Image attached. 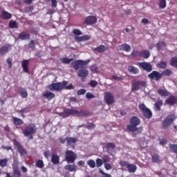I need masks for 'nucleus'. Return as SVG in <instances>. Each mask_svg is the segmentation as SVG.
Returning a JSON list of instances; mask_svg holds the SVG:
<instances>
[{"instance_id":"f257e3e1","label":"nucleus","mask_w":177,"mask_h":177,"mask_svg":"<svg viewBox=\"0 0 177 177\" xmlns=\"http://www.w3.org/2000/svg\"><path fill=\"white\" fill-rule=\"evenodd\" d=\"M57 114L59 117H62V118H67V117H70V115H78V117H89V115H92V113L87 110L78 111L68 108H64L63 112H58Z\"/></svg>"},{"instance_id":"f03ea898","label":"nucleus","mask_w":177,"mask_h":177,"mask_svg":"<svg viewBox=\"0 0 177 177\" xmlns=\"http://www.w3.org/2000/svg\"><path fill=\"white\" fill-rule=\"evenodd\" d=\"M48 89L50 91H56L57 92L63 90L71 91V89H74V85L72 84L68 85V82L64 80L62 82L52 83L48 86Z\"/></svg>"},{"instance_id":"7ed1b4c3","label":"nucleus","mask_w":177,"mask_h":177,"mask_svg":"<svg viewBox=\"0 0 177 177\" xmlns=\"http://www.w3.org/2000/svg\"><path fill=\"white\" fill-rule=\"evenodd\" d=\"M130 124L127 126V129L129 131V132H136L137 133H142V131H143V127H137L138 125H140V119L137 116H133L130 120Z\"/></svg>"},{"instance_id":"20e7f679","label":"nucleus","mask_w":177,"mask_h":177,"mask_svg":"<svg viewBox=\"0 0 177 177\" xmlns=\"http://www.w3.org/2000/svg\"><path fill=\"white\" fill-rule=\"evenodd\" d=\"M37 125L34 123H30L28 126L25 127L22 131L24 136L28 138V139H34V135L37 133Z\"/></svg>"},{"instance_id":"39448f33","label":"nucleus","mask_w":177,"mask_h":177,"mask_svg":"<svg viewBox=\"0 0 177 177\" xmlns=\"http://www.w3.org/2000/svg\"><path fill=\"white\" fill-rule=\"evenodd\" d=\"M89 63V60L84 61L82 59H76L71 62V67L74 68V70H80L82 67H85Z\"/></svg>"},{"instance_id":"423d86ee","label":"nucleus","mask_w":177,"mask_h":177,"mask_svg":"<svg viewBox=\"0 0 177 177\" xmlns=\"http://www.w3.org/2000/svg\"><path fill=\"white\" fill-rule=\"evenodd\" d=\"M176 120V117L175 116V114H171L167 116L162 124V127L163 129H167L170 127L171 124L174 122Z\"/></svg>"},{"instance_id":"0eeeda50","label":"nucleus","mask_w":177,"mask_h":177,"mask_svg":"<svg viewBox=\"0 0 177 177\" xmlns=\"http://www.w3.org/2000/svg\"><path fill=\"white\" fill-rule=\"evenodd\" d=\"M65 160L68 163H73L77 160V154L73 151L67 150L65 153Z\"/></svg>"},{"instance_id":"6e6552de","label":"nucleus","mask_w":177,"mask_h":177,"mask_svg":"<svg viewBox=\"0 0 177 177\" xmlns=\"http://www.w3.org/2000/svg\"><path fill=\"white\" fill-rule=\"evenodd\" d=\"M138 107L145 118H151L153 117V113H151V111L149 108L146 107L145 104H140Z\"/></svg>"},{"instance_id":"1a4fd4ad","label":"nucleus","mask_w":177,"mask_h":177,"mask_svg":"<svg viewBox=\"0 0 177 177\" xmlns=\"http://www.w3.org/2000/svg\"><path fill=\"white\" fill-rule=\"evenodd\" d=\"M140 86H142V88H145V86H146V82L143 80H133L131 83V89L135 92L139 91V89H140Z\"/></svg>"},{"instance_id":"9d476101","label":"nucleus","mask_w":177,"mask_h":177,"mask_svg":"<svg viewBox=\"0 0 177 177\" xmlns=\"http://www.w3.org/2000/svg\"><path fill=\"white\" fill-rule=\"evenodd\" d=\"M137 66L147 73H150L153 71V65L149 62H138Z\"/></svg>"},{"instance_id":"9b49d317","label":"nucleus","mask_w":177,"mask_h":177,"mask_svg":"<svg viewBox=\"0 0 177 177\" xmlns=\"http://www.w3.org/2000/svg\"><path fill=\"white\" fill-rule=\"evenodd\" d=\"M104 100L106 104H113L114 103V95L111 92H106L104 93Z\"/></svg>"},{"instance_id":"f8f14e48","label":"nucleus","mask_w":177,"mask_h":177,"mask_svg":"<svg viewBox=\"0 0 177 177\" xmlns=\"http://www.w3.org/2000/svg\"><path fill=\"white\" fill-rule=\"evenodd\" d=\"M150 80H155V81H160L162 78V74L158 71H153L148 75Z\"/></svg>"},{"instance_id":"ddd939ff","label":"nucleus","mask_w":177,"mask_h":177,"mask_svg":"<svg viewBox=\"0 0 177 177\" xmlns=\"http://www.w3.org/2000/svg\"><path fill=\"white\" fill-rule=\"evenodd\" d=\"M14 145L15 146H16L21 156H24V154H27V151H26V149H24V148L21 146V145H20L19 141L16 140V139L14 140Z\"/></svg>"},{"instance_id":"4468645a","label":"nucleus","mask_w":177,"mask_h":177,"mask_svg":"<svg viewBox=\"0 0 177 177\" xmlns=\"http://www.w3.org/2000/svg\"><path fill=\"white\" fill-rule=\"evenodd\" d=\"M21 64L24 73H26L28 74V73H30V71L28 70V64H30V59H23L21 62Z\"/></svg>"},{"instance_id":"2eb2a0df","label":"nucleus","mask_w":177,"mask_h":177,"mask_svg":"<svg viewBox=\"0 0 177 177\" xmlns=\"http://www.w3.org/2000/svg\"><path fill=\"white\" fill-rule=\"evenodd\" d=\"M78 77L80 78H82L83 80H85L88 75H89V71L86 70V68H82L79 70L77 73Z\"/></svg>"},{"instance_id":"dca6fc26","label":"nucleus","mask_w":177,"mask_h":177,"mask_svg":"<svg viewBox=\"0 0 177 177\" xmlns=\"http://www.w3.org/2000/svg\"><path fill=\"white\" fill-rule=\"evenodd\" d=\"M131 46L127 44H123L117 46V50H124V52H131Z\"/></svg>"},{"instance_id":"f3484780","label":"nucleus","mask_w":177,"mask_h":177,"mask_svg":"<svg viewBox=\"0 0 177 177\" xmlns=\"http://www.w3.org/2000/svg\"><path fill=\"white\" fill-rule=\"evenodd\" d=\"M11 48L10 45H7V46H2L0 48V55L1 56H5V55H6V53H9V50H10Z\"/></svg>"},{"instance_id":"a211bd4d","label":"nucleus","mask_w":177,"mask_h":177,"mask_svg":"<svg viewBox=\"0 0 177 177\" xmlns=\"http://www.w3.org/2000/svg\"><path fill=\"white\" fill-rule=\"evenodd\" d=\"M152 158V162L154 164H161L162 162V159H161V156L158 155V153H154L151 156Z\"/></svg>"},{"instance_id":"6ab92c4d","label":"nucleus","mask_w":177,"mask_h":177,"mask_svg":"<svg viewBox=\"0 0 177 177\" xmlns=\"http://www.w3.org/2000/svg\"><path fill=\"white\" fill-rule=\"evenodd\" d=\"M78 140L73 137L67 136L66 137V146H71V145H75V142Z\"/></svg>"},{"instance_id":"aec40b11","label":"nucleus","mask_w":177,"mask_h":177,"mask_svg":"<svg viewBox=\"0 0 177 177\" xmlns=\"http://www.w3.org/2000/svg\"><path fill=\"white\" fill-rule=\"evenodd\" d=\"M42 96L47 99V100H52V99L55 98L56 95L50 91L44 92L42 93Z\"/></svg>"},{"instance_id":"412c9836","label":"nucleus","mask_w":177,"mask_h":177,"mask_svg":"<svg viewBox=\"0 0 177 177\" xmlns=\"http://www.w3.org/2000/svg\"><path fill=\"white\" fill-rule=\"evenodd\" d=\"M109 48L104 45H100L93 49V52H97L98 53H104Z\"/></svg>"},{"instance_id":"4be33fe9","label":"nucleus","mask_w":177,"mask_h":177,"mask_svg":"<svg viewBox=\"0 0 177 177\" xmlns=\"http://www.w3.org/2000/svg\"><path fill=\"white\" fill-rule=\"evenodd\" d=\"M166 103L169 106H174V104H176L177 99L175 96H170L167 100H166Z\"/></svg>"},{"instance_id":"5701e85b","label":"nucleus","mask_w":177,"mask_h":177,"mask_svg":"<svg viewBox=\"0 0 177 177\" xmlns=\"http://www.w3.org/2000/svg\"><path fill=\"white\" fill-rule=\"evenodd\" d=\"M75 41H77V42H82V41H89V39H91V36L89 35H83L81 37L75 36Z\"/></svg>"},{"instance_id":"b1692460","label":"nucleus","mask_w":177,"mask_h":177,"mask_svg":"<svg viewBox=\"0 0 177 177\" xmlns=\"http://www.w3.org/2000/svg\"><path fill=\"white\" fill-rule=\"evenodd\" d=\"M12 122L16 127L23 125V124H24L23 120L19 118H16L15 116H12Z\"/></svg>"},{"instance_id":"393cba45","label":"nucleus","mask_w":177,"mask_h":177,"mask_svg":"<svg viewBox=\"0 0 177 177\" xmlns=\"http://www.w3.org/2000/svg\"><path fill=\"white\" fill-rule=\"evenodd\" d=\"M51 162L54 165L59 164V162H60V156H59L57 154H53L51 156Z\"/></svg>"},{"instance_id":"a878e982","label":"nucleus","mask_w":177,"mask_h":177,"mask_svg":"<svg viewBox=\"0 0 177 177\" xmlns=\"http://www.w3.org/2000/svg\"><path fill=\"white\" fill-rule=\"evenodd\" d=\"M97 18L95 16L90 15L87 17L84 21V23H97Z\"/></svg>"},{"instance_id":"bb28decb","label":"nucleus","mask_w":177,"mask_h":177,"mask_svg":"<svg viewBox=\"0 0 177 177\" xmlns=\"http://www.w3.org/2000/svg\"><path fill=\"white\" fill-rule=\"evenodd\" d=\"M127 70L129 73H131V74H134V75L139 74V68L132 65L129 66Z\"/></svg>"},{"instance_id":"cd10ccee","label":"nucleus","mask_w":177,"mask_h":177,"mask_svg":"<svg viewBox=\"0 0 177 177\" xmlns=\"http://www.w3.org/2000/svg\"><path fill=\"white\" fill-rule=\"evenodd\" d=\"M19 93L23 98H26L28 96V93H27V90H26V88L23 87H19Z\"/></svg>"},{"instance_id":"c85d7f7f","label":"nucleus","mask_w":177,"mask_h":177,"mask_svg":"<svg viewBox=\"0 0 177 177\" xmlns=\"http://www.w3.org/2000/svg\"><path fill=\"white\" fill-rule=\"evenodd\" d=\"M140 57L149 59L150 57V51L149 50H142L140 51Z\"/></svg>"},{"instance_id":"c756f323","label":"nucleus","mask_w":177,"mask_h":177,"mask_svg":"<svg viewBox=\"0 0 177 177\" xmlns=\"http://www.w3.org/2000/svg\"><path fill=\"white\" fill-rule=\"evenodd\" d=\"M64 168L66 171H69V172H74L77 171V167L75 165H66Z\"/></svg>"},{"instance_id":"7c9ffc66","label":"nucleus","mask_w":177,"mask_h":177,"mask_svg":"<svg viewBox=\"0 0 177 177\" xmlns=\"http://www.w3.org/2000/svg\"><path fill=\"white\" fill-rule=\"evenodd\" d=\"M1 18L4 20H9L12 19V14L3 10L1 12Z\"/></svg>"},{"instance_id":"2f4dec72","label":"nucleus","mask_w":177,"mask_h":177,"mask_svg":"<svg viewBox=\"0 0 177 177\" xmlns=\"http://www.w3.org/2000/svg\"><path fill=\"white\" fill-rule=\"evenodd\" d=\"M127 169L129 172H131V174H135L136 172V170L138 169V167L134 164H129L127 166Z\"/></svg>"},{"instance_id":"473e14b6","label":"nucleus","mask_w":177,"mask_h":177,"mask_svg":"<svg viewBox=\"0 0 177 177\" xmlns=\"http://www.w3.org/2000/svg\"><path fill=\"white\" fill-rule=\"evenodd\" d=\"M30 37H31V35L30 34H26L24 32H21L19 35V39H21V41L30 39Z\"/></svg>"},{"instance_id":"72a5a7b5","label":"nucleus","mask_w":177,"mask_h":177,"mask_svg":"<svg viewBox=\"0 0 177 177\" xmlns=\"http://www.w3.org/2000/svg\"><path fill=\"white\" fill-rule=\"evenodd\" d=\"M162 106V100H159L154 104L155 110L156 111H160Z\"/></svg>"},{"instance_id":"f704fd0d","label":"nucleus","mask_w":177,"mask_h":177,"mask_svg":"<svg viewBox=\"0 0 177 177\" xmlns=\"http://www.w3.org/2000/svg\"><path fill=\"white\" fill-rule=\"evenodd\" d=\"M156 66L158 68L165 70V68H167V62H165V60H161L156 64Z\"/></svg>"},{"instance_id":"c9c22d12","label":"nucleus","mask_w":177,"mask_h":177,"mask_svg":"<svg viewBox=\"0 0 177 177\" xmlns=\"http://www.w3.org/2000/svg\"><path fill=\"white\" fill-rule=\"evenodd\" d=\"M13 177H21V171L19 167H15L13 169Z\"/></svg>"},{"instance_id":"e433bc0d","label":"nucleus","mask_w":177,"mask_h":177,"mask_svg":"<svg viewBox=\"0 0 177 177\" xmlns=\"http://www.w3.org/2000/svg\"><path fill=\"white\" fill-rule=\"evenodd\" d=\"M158 95H160V96H169L170 93L169 92H168V91L167 90H164L162 88H159L157 91Z\"/></svg>"},{"instance_id":"4c0bfd02","label":"nucleus","mask_w":177,"mask_h":177,"mask_svg":"<svg viewBox=\"0 0 177 177\" xmlns=\"http://www.w3.org/2000/svg\"><path fill=\"white\" fill-rule=\"evenodd\" d=\"M60 62L63 63L64 64H70L71 62L74 60L73 58H68V57H63L59 59Z\"/></svg>"},{"instance_id":"58836bf2","label":"nucleus","mask_w":177,"mask_h":177,"mask_svg":"<svg viewBox=\"0 0 177 177\" xmlns=\"http://www.w3.org/2000/svg\"><path fill=\"white\" fill-rule=\"evenodd\" d=\"M36 167H37V168H39L40 169H42V168L45 167V164H44V160L41 159L37 160L36 162Z\"/></svg>"},{"instance_id":"ea45409f","label":"nucleus","mask_w":177,"mask_h":177,"mask_svg":"<svg viewBox=\"0 0 177 177\" xmlns=\"http://www.w3.org/2000/svg\"><path fill=\"white\" fill-rule=\"evenodd\" d=\"M170 66H172V67H175L177 68V57H171L170 60Z\"/></svg>"},{"instance_id":"a19ab883","label":"nucleus","mask_w":177,"mask_h":177,"mask_svg":"<svg viewBox=\"0 0 177 177\" xmlns=\"http://www.w3.org/2000/svg\"><path fill=\"white\" fill-rule=\"evenodd\" d=\"M167 46V44H165L164 41L158 42L156 44V48L158 50H161L162 48H165Z\"/></svg>"},{"instance_id":"79ce46f5","label":"nucleus","mask_w":177,"mask_h":177,"mask_svg":"<svg viewBox=\"0 0 177 177\" xmlns=\"http://www.w3.org/2000/svg\"><path fill=\"white\" fill-rule=\"evenodd\" d=\"M8 166V158L1 159L0 160V167L1 168H5Z\"/></svg>"},{"instance_id":"37998d69","label":"nucleus","mask_w":177,"mask_h":177,"mask_svg":"<svg viewBox=\"0 0 177 177\" xmlns=\"http://www.w3.org/2000/svg\"><path fill=\"white\" fill-rule=\"evenodd\" d=\"M87 165L90 168H95L96 167V162L93 159H90L87 161Z\"/></svg>"},{"instance_id":"c03bdc74","label":"nucleus","mask_w":177,"mask_h":177,"mask_svg":"<svg viewBox=\"0 0 177 177\" xmlns=\"http://www.w3.org/2000/svg\"><path fill=\"white\" fill-rule=\"evenodd\" d=\"M159 8L160 9H165L167 8V0H160Z\"/></svg>"},{"instance_id":"a18cd8bd","label":"nucleus","mask_w":177,"mask_h":177,"mask_svg":"<svg viewBox=\"0 0 177 177\" xmlns=\"http://www.w3.org/2000/svg\"><path fill=\"white\" fill-rule=\"evenodd\" d=\"M103 160H102L101 158H97L95 160V167L97 168H100V167L103 165Z\"/></svg>"},{"instance_id":"49530a36","label":"nucleus","mask_w":177,"mask_h":177,"mask_svg":"<svg viewBox=\"0 0 177 177\" xmlns=\"http://www.w3.org/2000/svg\"><path fill=\"white\" fill-rule=\"evenodd\" d=\"M162 74L166 77H169V75H172V71L171 69H165L162 71Z\"/></svg>"},{"instance_id":"de8ad7c7","label":"nucleus","mask_w":177,"mask_h":177,"mask_svg":"<svg viewBox=\"0 0 177 177\" xmlns=\"http://www.w3.org/2000/svg\"><path fill=\"white\" fill-rule=\"evenodd\" d=\"M105 148L106 149V150H110V149L113 150V149H115V145L112 142H108L105 146Z\"/></svg>"},{"instance_id":"09e8293b","label":"nucleus","mask_w":177,"mask_h":177,"mask_svg":"<svg viewBox=\"0 0 177 177\" xmlns=\"http://www.w3.org/2000/svg\"><path fill=\"white\" fill-rule=\"evenodd\" d=\"M169 147L172 150L173 153L177 154V145L175 144H169Z\"/></svg>"},{"instance_id":"8fccbe9b","label":"nucleus","mask_w":177,"mask_h":177,"mask_svg":"<svg viewBox=\"0 0 177 177\" xmlns=\"http://www.w3.org/2000/svg\"><path fill=\"white\" fill-rule=\"evenodd\" d=\"M131 55L132 57H140V51L133 50Z\"/></svg>"},{"instance_id":"3c124183","label":"nucleus","mask_w":177,"mask_h":177,"mask_svg":"<svg viewBox=\"0 0 177 177\" xmlns=\"http://www.w3.org/2000/svg\"><path fill=\"white\" fill-rule=\"evenodd\" d=\"M88 85L91 86V88H95V86H97V82L95 80H92L88 83Z\"/></svg>"},{"instance_id":"603ef678","label":"nucleus","mask_w":177,"mask_h":177,"mask_svg":"<svg viewBox=\"0 0 177 177\" xmlns=\"http://www.w3.org/2000/svg\"><path fill=\"white\" fill-rule=\"evenodd\" d=\"M111 160V158H110V156H109V155H105L102 158V161L105 164L108 163V162H110Z\"/></svg>"},{"instance_id":"864d4df0","label":"nucleus","mask_w":177,"mask_h":177,"mask_svg":"<svg viewBox=\"0 0 177 177\" xmlns=\"http://www.w3.org/2000/svg\"><path fill=\"white\" fill-rule=\"evenodd\" d=\"M95 125L93 123H87V124L84 125L85 128H87V129H93L95 128Z\"/></svg>"},{"instance_id":"5fc2aeb1","label":"nucleus","mask_w":177,"mask_h":177,"mask_svg":"<svg viewBox=\"0 0 177 177\" xmlns=\"http://www.w3.org/2000/svg\"><path fill=\"white\" fill-rule=\"evenodd\" d=\"M86 97L88 100H91V99H95V95L92 94V93L91 92H88L86 94Z\"/></svg>"},{"instance_id":"6e6d98bb","label":"nucleus","mask_w":177,"mask_h":177,"mask_svg":"<svg viewBox=\"0 0 177 177\" xmlns=\"http://www.w3.org/2000/svg\"><path fill=\"white\" fill-rule=\"evenodd\" d=\"M86 93V90L84 88H81L77 91V96H80V95H85Z\"/></svg>"},{"instance_id":"4d7b16f0","label":"nucleus","mask_w":177,"mask_h":177,"mask_svg":"<svg viewBox=\"0 0 177 177\" xmlns=\"http://www.w3.org/2000/svg\"><path fill=\"white\" fill-rule=\"evenodd\" d=\"M112 78H113V80H115V81H122L124 80V77L118 76V75H113Z\"/></svg>"},{"instance_id":"13d9d810","label":"nucleus","mask_w":177,"mask_h":177,"mask_svg":"<svg viewBox=\"0 0 177 177\" xmlns=\"http://www.w3.org/2000/svg\"><path fill=\"white\" fill-rule=\"evenodd\" d=\"M28 46L30 49H35V43L34 41V40H31L29 44H28Z\"/></svg>"},{"instance_id":"bf43d9fd","label":"nucleus","mask_w":177,"mask_h":177,"mask_svg":"<svg viewBox=\"0 0 177 177\" xmlns=\"http://www.w3.org/2000/svg\"><path fill=\"white\" fill-rule=\"evenodd\" d=\"M120 165H121V167H127V168H128V165H129V163H128V162L125 161V160H121L119 162Z\"/></svg>"},{"instance_id":"052dcab7","label":"nucleus","mask_w":177,"mask_h":177,"mask_svg":"<svg viewBox=\"0 0 177 177\" xmlns=\"http://www.w3.org/2000/svg\"><path fill=\"white\" fill-rule=\"evenodd\" d=\"M9 28H17L19 27V24L17 23H9Z\"/></svg>"},{"instance_id":"680f3d73","label":"nucleus","mask_w":177,"mask_h":177,"mask_svg":"<svg viewBox=\"0 0 177 177\" xmlns=\"http://www.w3.org/2000/svg\"><path fill=\"white\" fill-rule=\"evenodd\" d=\"M104 167L106 171H110L113 168L110 163H104Z\"/></svg>"},{"instance_id":"e2e57ef3","label":"nucleus","mask_w":177,"mask_h":177,"mask_svg":"<svg viewBox=\"0 0 177 177\" xmlns=\"http://www.w3.org/2000/svg\"><path fill=\"white\" fill-rule=\"evenodd\" d=\"M73 32L75 35H82V32L78 29H74Z\"/></svg>"},{"instance_id":"0e129e2a","label":"nucleus","mask_w":177,"mask_h":177,"mask_svg":"<svg viewBox=\"0 0 177 177\" xmlns=\"http://www.w3.org/2000/svg\"><path fill=\"white\" fill-rule=\"evenodd\" d=\"M6 63L8 64L9 68H12L13 64H12V59L10 58L6 59Z\"/></svg>"},{"instance_id":"69168bd1","label":"nucleus","mask_w":177,"mask_h":177,"mask_svg":"<svg viewBox=\"0 0 177 177\" xmlns=\"http://www.w3.org/2000/svg\"><path fill=\"white\" fill-rule=\"evenodd\" d=\"M53 8H57V0H50Z\"/></svg>"},{"instance_id":"338daca9","label":"nucleus","mask_w":177,"mask_h":177,"mask_svg":"<svg viewBox=\"0 0 177 177\" xmlns=\"http://www.w3.org/2000/svg\"><path fill=\"white\" fill-rule=\"evenodd\" d=\"M50 155H51V153H50V151H46L44 152V156L46 158H49V157H50Z\"/></svg>"},{"instance_id":"774afa93","label":"nucleus","mask_w":177,"mask_h":177,"mask_svg":"<svg viewBox=\"0 0 177 177\" xmlns=\"http://www.w3.org/2000/svg\"><path fill=\"white\" fill-rule=\"evenodd\" d=\"M160 145L164 146V145H167V139L162 138L160 140Z\"/></svg>"}]
</instances>
